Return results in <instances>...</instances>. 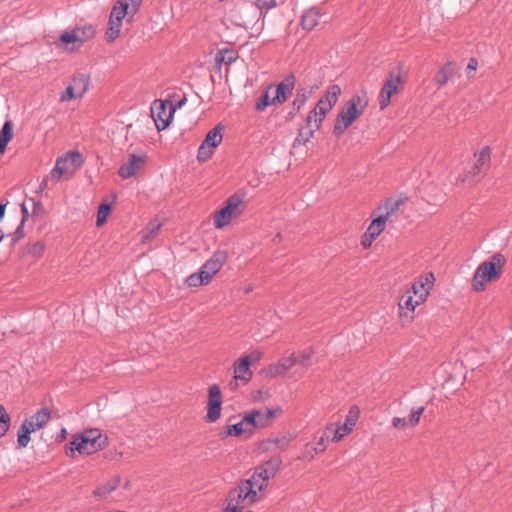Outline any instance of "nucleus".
I'll use <instances>...</instances> for the list:
<instances>
[{"mask_svg": "<svg viewBox=\"0 0 512 512\" xmlns=\"http://www.w3.org/2000/svg\"><path fill=\"white\" fill-rule=\"evenodd\" d=\"M283 414V409L280 406L270 407L265 409H253L247 411L242 416L245 424L251 430V435L254 434L256 429L267 428L272 425L274 419Z\"/></svg>", "mask_w": 512, "mask_h": 512, "instance_id": "9b49d317", "label": "nucleus"}, {"mask_svg": "<svg viewBox=\"0 0 512 512\" xmlns=\"http://www.w3.org/2000/svg\"><path fill=\"white\" fill-rule=\"evenodd\" d=\"M454 73L453 63L448 62L435 75V82L439 85H444L452 77Z\"/></svg>", "mask_w": 512, "mask_h": 512, "instance_id": "f704fd0d", "label": "nucleus"}, {"mask_svg": "<svg viewBox=\"0 0 512 512\" xmlns=\"http://www.w3.org/2000/svg\"><path fill=\"white\" fill-rule=\"evenodd\" d=\"M307 99H308V94H307L306 90L305 89L298 90L296 93L295 99L293 100V103H292L293 108L296 111H299L304 106Z\"/></svg>", "mask_w": 512, "mask_h": 512, "instance_id": "c03bdc74", "label": "nucleus"}, {"mask_svg": "<svg viewBox=\"0 0 512 512\" xmlns=\"http://www.w3.org/2000/svg\"><path fill=\"white\" fill-rule=\"evenodd\" d=\"M83 159L78 152H69L57 159L55 167L50 175L53 180L71 178L75 172L82 166Z\"/></svg>", "mask_w": 512, "mask_h": 512, "instance_id": "f8f14e48", "label": "nucleus"}, {"mask_svg": "<svg viewBox=\"0 0 512 512\" xmlns=\"http://www.w3.org/2000/svg\"><path fill=\"white\" fill-rule=\"evenodd\" d=\"M424 412V407H417L411 410L410 416L408 419L401 417H394L391 421L392 426L395 429L405 430L408 428H413L418 425L420 418Z\"/></svg>", "mask_w": 512, "mask_h": 512, "instance_id": "b1692460", "label": "nucleus"}, {"mask_svg": "<svg viewBox=\"0 0 512 512\" xmlns=\"http://www.w3.org/2000/svg\"><path fill=\"white\" fill-rule=\"evenodd\" d=\"M94 34H95V31H94L93 27L87 26V27H83V28H77L70 32L64 33L60 37V40L63 44H65L67 46L70 44L81 45L85 41L91 39L94 36Z\"/></svg>", "mask_w": 512, "mask_h": 512, "instance_id": "5701e85b", "label": "nucleus"}, {"mask_svg": "<svg viewBox=\"0 0 512 512\" xmlns=\"http://www.w3.org/2000/svg\"><path fill=\"white\" fill-rule=\"evenodd\" d=\"M433 273L419 276L400 297L397 307V316L402 326L410 325L415 319V309L426 302L434 287Z\"/></svg>", "mask_w": 512, "mask_h": 512, "instance_id": "f257e3e1", "label": "nucleus"}, {"mask_svg": "<svg viewBox=\"0 0 512 512\" xmlns=\"http://www.w3.org/2000/svg\"><path fill=\"white\" fill-rule=\"evenodd\" d=\"M373 217L374 218L368 226L366 232L376 239L385 230L386 221L376 215Z\"/></svg>", "mask_w": 512, "mask_h": 512, "instance_id": "c9c22d12", "label": "nucleus"}, {"mask_svg": "<svg viewBox=\"0 0 512 512\" xmlns=\"http://www.w3.org/2000/svg\"><path fill=\"white\" fill-rule=\"evenodd\" d=\"M237 58V53L234 50L223 49L219 50L215 56V61L218 65H229Z\"/></svg>", "mask_w": 512, "mask_h": 512, "instance_id": "e433bc0d", "label": "nucleus"}, {"mask_svg": "<svg viewBox=\"0 0 512 512\" xmlns=\"http://www.w3.org/2000/svg\"><path fill=\"white\" fill-rule=\"evenodd\" d=\"M44 250H45V244L41 241H37L31 245V247L29 249V253L36 257H40L43 254Z\"/></svg>", "mask_w": 512, "mask_h": 512, "instance_id": "603ef678", "label": "nucleus"}, {"mask_svg": "<svg viewBox=\"0 0 512 512\" xmlns=\"http://www.w3.org/2000/svg\"><path fill=\"white\" fill-rule=\"evenodd\" d=\"M478 68V61L475 58H471L467 65V73L475 72Z\"/></svg>", "mask_w": 512, "mask_h": 512, "instance_id": "5fc2aeb1", "label": "nucleus"}, {"mask_svg": "<svg viewBox=\"0 0 512 512\" xmlns=\"http://www.w3.org/2000/svg\"><path fill=\"white\" fill-rule=\"evenodd\" d=\"M11 426V417L3 405H0V439L4 437Z\"/></svg>", "mask_w": 512, "mask_h": 512, "instance_id": "ea45409f", "label": "nucleus"}, {"mask_svg": "<svg viewBox=\"0 0 512 512\" xmlns=\"http://www.w3.org/2000/svg\"><path fill=\"white\" fill-rule=\"evenodd\" d=\"M295 438V434L286 433L281 436L275 437V443L278 449H282L288 446L292 441H294Z\"/></svg>", "mask_w": 512, "mask_h": 512, "instance_id": "a18cd8bd", "label": "nucleus"}, {"mask_svg": "<svg viewBox=\"0 0 512 512\" xmlns=\"http://www.w3.org/2000/svg\"><path fill=\"white\" fill-rule=\"evenodd\" d=\"M120 480L114 478L101 484L93 491V495L97 498H107L112 492H114L119 486Z\"/></svg>", "mask_w": 512, "mask_h": 512, "instance_id": "2f4dec72", "label": "nucleus"}, {"mask_svg": "<svg viewBox=\"0 0 512 512\" xmlns=\"http://www.w3.org/2000/svg\"><path fill=\"white\" fill-rule=\"evenodd\" d=\"M317 129L313 126H305L301 129H299L298 135L295 139L294 144H305L308 142L313 136Z\"/></svg>", "mask_w": 512, "mask_h": 512, "instance_id": "a19ab883", "label": "nucleus"}, {"mask_svg": "<svg viewBox=\"0 0 512 512\" xmlns=\"http://www.w3.org/2000/svg\"><path fill=\"white\" fill-rule=\"evenodd\" d=\"M222 437H241V436H252L251 430L245 424L243 417L241 420L234 424H228L224 427L221 432Z\"/></svg>", "mask_w": 512, "mask_h": 512, "instance_id": "bb28decb", "label": "nucleus"}, {"mask_svg": "<svg viewBox=\"0 0 512 512\" xmlns=\"http://www.w3.org/2000/svg\"><path fill=\"white\" fill-rule=\"evenodd\" d=\"M80 98H82V97L80 95H78L76 90H74L71 87V85L69 84L67 86V88L65 89V91L61 93L59 100H60V102H69V101L80 99Z\"/></svg>", "mask_w": 512, "mask_h": 512, "instance_id": "49530a36", "label": "nucleus"}, {"mask_svg": "<svg viewBox=\"0 0 512 512\" xmlns=\"http://www.w3.org/2000/svg\"><path fill=\"white\" fill-rule=\"evenodd\" d=\"M271 389L269 387H260L250 394V399L254 403H263L271 398Z\"/></svg>", "mask_w": 512, "mask_h": 512, "instance_id": "4c0bfd02", "label": "nucleus"}, {"mask_svg": "<svg viewBox=\"0 0 512 512\" xmlns=\"http://www.w3.org/2000/svg\"><path fill=\"white\" fill-rule=\"evenodd\" d=\"M255 5L259 8L261 15L265 14L269 9L276 5V0H254Z\"/></svg>", "mask_w": 512, "mask_h": 512, "instance_id": "09e8293b", "label": "nucleus"}, {"mask_svg": "<svg viewBox=\"0 0 512 512\" xmlns=\"http://www.w3.org/2000/svg\"><path fill=\"white\" fill-rule=\"evenodd\" d=\"M263 356L264 353L261 350L255 349L247 354H243L241 357L244 360H247L250 365H252L253 363L259 362L263 358Z\"/></svg>", "mask_w": 512, "mask_h": 512, "instance_id": "de8ad7c7", "label": "nucleus"}, {"mask_svg": "<svg viewBox=\"0 0 512 512\" xmlns=\"http://www.w3.org/2000/svg\"><path fill=\"white\" fill-rule=\"evenodd\" d=\"M162 223L158 219L150 221L142 231L141 243L146 244L154 240L160 233Z\"/></svg>", "mask_w": 512, "mask_h": 512, "instance_id": "c85d7f7f", "label": "nucleus"}, {"mask_svg": "<svg viewBox=\"0 0 512 512\" xmlns=\"http://www.w3.org/2000/svg\"><path fill=\"white\" fill-rule=\"evenodd\" d=\"M295 365V361L291 355L280 358L277 362L270 363L261 369L260 375L265 379H275L284 377Z\"/></svg>", "mask_w": 512, "mask_h": 512, "instance_id": "6ab92c4d", "label": "nucleus"}, {"mask_svg": "<svg viewBox=\"0 0 512 512\" xmlns=\"http://www.w3.org/2000/svg\"><path fill=\"white\" fill-rule=\"evenodd\" d=\"M261 498L252 490L250 484L241 482L232 489L227 498V505L230 509L239 512H251L250 508Z\"/></svg>", "mask_w": 512, "mask_h": 512, "instance_id": "9d476101", "label": "nucleus"}, {"mask_svg": "<svg viewBox=\"0 0 512 512\" xmlns=\"http://www.w3.org/2000/svg\"><path fill=\"white\" fill-rule=\"evenodd\" d=\"M228 252L225 250H216L211 257L205 261L198 272L190 274L185 279V286L188 288H198L208 285L222 269L227 262Z\"/></svg>", "mask_w": 512, "mask_h": 512, "instance_id": "20e7f679", "label": "nucleus"}, {"mask_svg": "<svg viewBox=\"0 0 512 512\" xmlns=\"http://www.w3.org/2000/svg\"><path fill=\"white\" fill-rule=\"evenodd\" d=\"M245 211L243 196L233 194L229 196L223 206L214 212L213 225L217 230H223L229 227L234 220L239 218Z\"/></svg>", "mask_w": 512, "mask_h": 512, "instance_id": "39448f33", "label": "nucleus"}, {"mask_svg": "<svg viewBox=\"0 0 512 512\" xmlns=\"http://www.w3.org/2000/svg\"><path fill=\"white\" fill-rule=\"evenodd\" d=\"M280 465L281 460L279 458L266 461L255 469L251 478L242 482L250 484L252 490L256 492V495L262 498L263 491L268 486L269 479L276 475Z\"/></svg>", "mask_w": 512, "mask_h": 512, "instance_id": "1a4fd4ad", "label": "nucleus"}, {"mask_svg": "<svg viewBox=\"0 0 512 512\" xmlns=\"http://www.w3.org/2000/svg\"><path fill=\"white\" fill-rule=\"evenodd\" d=\"M223 140V126L218 124L206 134L203 142L198 148L197 160L204 163L214 154L215 149Z\"/></svg>", "mask_w": 512, "mask_h": 512, "instance_id": "ddd939ff", "label": "nucleus"}, {"mask_svg": "<svg viewBox=\"0 0 512 512\" xmlns=\"http://www.w3.org/2000/svg\"><path fill=\"white\" fill-rule=\"evenodd\" d=\"M224 512H239V511H234V510L230 509V508L228 507V505H227V506H226V509L224 510Z\"/></svg>", "mask_w": 512, "mask_h": 512, "instance_id": "13d9d810", "label": "nucleus"}, {"mask_svg": "<svg viewBox=\"0 0 512 512\" xmlns=\"http://www.w3.org/2000/svg\"><path fill=\"white\" fill-rule=\"evenodd\" d=\"M375 238L372 237L370 234H368L366 231L361 237V245L364 249H368L371 247L372 243L374 242Z\"/></svg>", "mask_w": 512, "mask_h": 512, "instance_id": "864d4df0", "label": "nucleus"}, {"mask_svg": "<svg viewBox=\"0 0 512 512\" xmlns=\"http://www.w3.org/2000/svg\"><path fill=\"white\" fill-rule=\"evenodd\" d=\"M142 2L143 0H118L113 7L116 9H124L122 13L133 18L140 10Z\"/></svg>", "mask_w": 512, "mask_h": 512, "instance_id": "cd10ccee", "label": "nucleus"}, {"mask_svg": "<svg viewBox=\"0 0 512 512\" xmlns=\"http://www.w3.org/2000/svg\"><path fill=\"white\" fill-rule=\"evenodd\" d=\"M321 13L317 9H309L302 16V27L305 30L314 29L320 21Z\"/></svg>", "mask_w": 512, "mask_h": 512, "instance_id": "7c9ffc66", "label": "nucleus"}, {"mask_svg": "<svg viewBox=\"0 0 512 512\" xmlns=\"http://www.w3.org/2000/svg\"><path fill=\"white\" fill-rule=\"evenodd\" d=\"M402 203L400 199L389 198L373 212L372 216L376 215L387 222L399 210Z\"/></svg>", "mask_w": 512, "mask_h": 512, "instance_id": "a878e982", "label": "nucleus"}, {"mask_svg": "<svg viewBox=\"0 0 512 512\" xmlns=\"http://www.w3.org/2000/svg\"><path fill=\"white\" fill-rule=\"evenodd\" d=\"M69 84L74 90H76L78 95L83 97L88 91L89 79L85 75H78L73 77Z\"/></svg>", "mask_w": 512, "mask_h": 512, "instance_id": "72a5a7b5", "label": "nucleus"}, {"mask_svg": "<svg viewBox=\"0 0 512 512\" xmlns=\"http://www.w3.org/2000/svg\"><path fill=\"white\" fill-rule=\"evenodd\" d=\"M272 88V97L276 104L285 102L294 88V78L290 77Z\"/></svg>", "mask_w": 512, "mask_h": 512, "instance_id": "393cba45", "label": "nucleus"}, {"mask_svg": "<svg viewBox=\"0 0 512 512\" xmlns=\"http://www.w3.org/2000/svg\"><path fill=\"white\" fill-rule=\"evenodd\" d=\"M314 352L312 349H305L298 353H292L291 358L295 361V365L298 364L302 367L308 368L312 365Z\"/></svg>", "mask_w": 512, "mask_h": 512, "instance_id": "473e14b6", "label": "nucleus"}, {"mask_svg": "<svg viewBox=\"0 0 512 512\" xmlns=\"http://www.w3.org/2000/svg\"><path fill=\"white\" fill-rule=\"evenodd\" d=\"M146 160L145 153L129 155L128 159L119 167L118 175L122 179L136 176L144 168Z\"/></svg>", "mask_w": 512, "mask_h": 512, "instance_id": "aec40b11", "label": "nucleus"}, {"mask_svg": "<svg viewBox=\"0 0 512 512\" xmlns=\"http://www.w3.org/2000/svg\"><path fill=\"white\" fill-rule=\"evenodd\" d=\"M474 164L470 171L462 178V182L471 184L474 180L490 166L491 150L489 147H483L474 155Z\"/></svg>", "mask_w": 512, "mask_h": 512, "instance_id": "f3484780", "label": "nucleus"}, {"mask_svg": "<svg viewBox=\"0 0 512 512\" xmlns=\"http://www.w3.org/2000/svg\"><path fill=\"white\" fill-rule=\"evenodd\" d=\"M340 94L341 88L338 85L330 86L326 93L319 99L316 107L308 114L306 119L307 126H313L319 129L326 115L337 103Z\"/></svg>", "mask_w": 512, "mask_h": 512, "instance_id": "0eeeda50", "label": "nucleus"}, {"mask_svg": "<svg viewBox=\"0 0 512 512\" xmlns=\"http://www.w3.org/2000/svg\"><path fill=\"white\" fill-rule=\"evenodd\" d=\"M121 9H116L112 7V10L109 14L107 27L105 31V41L108 44L114 43L121 35V31L123 28V20L126 15L122 13Z\"/></svg>", "mask_w": 512, "mask_h": 512, "instance_id": "a211bd4d", "label": "nucleus"}, {"mask_svg": "<svg viewBox=\"0 0 512 512\" xmlns=\"http://www.w3.org/2000/svg\"><path fill=\"white\" fill-rule=\"evenodd\" d=\"M270 105H275V102L272 97V88H268V90L263 94L258 102L256 103L255 108L257 110H264L266 107Z\"/></svg>", "mask_w": 512, "mask_h": 512, "instance_id": "37998d69", "label": "nucleus"}, {"mask_svg": "<svg viewBox=\"0 0 512 512\" xmlns=\"http://www.w3.org/2000/svg\"><path fill=\"white\" fill-rule=\"evenodd\" d=\"M21 212H22V221L24 222L27 219V217L29 216L28 209L24 204L21 206Z\"/></svg>", "mask_w": 512, "mask_h": 512, "instance_id": "6e6d98bb", "label": "nucleus"}, {"mask_svg": "<svg viewBox=\"0 0 512 512\" xmlns=\"http://www.w3.org/2000/svg\"><path fill=\"white\" fill-rule=\"evenodd\" d=\"M259 448L263 452H271V451H275L276 449H278L276 446V443H275V437L263 440L260 443Z\"/></svg>", "mask_w": 512, "mask_h": 512, "instance_id": "8fccbe9b", "label": "nucleus"}, {"mask_svg": "<svg viewBox=\"0 0 512 512\" xmlns=\"http://www.w3.org/2000/svg\"><path fill=\"white\" fill-rule=\"evenodd\" d=\"M14 125L12 121L8 120L4 123L0 130V156L5 152L8 143L12 140L14 135Z\"/></svg>", "mask_w": 512, "mask_h": 512, "instance_id": "c756f323", "label": "nucleus"}, {"mask_svg": "<svg viewBox=\"0 0 512 512\" xmlns=\"http://www.w3.org/2000/svg\"><path fill=\"white\" fill-rule=\"evenodd\" d=\"M50 418V411L46 408L40 409L35 414L26 418L17 432L18 448H26L31 441L30 435L44 428Z\"/></svg>", "mask_w": 512, "mask_h": 512, "instance_id": "6e6552de", "label": "nucleus"}, {"mask_svg": "<svg viewBox=\"0 0 512 512\" xmlns=\"http://www.w3.org/2000/svg\"><path fill=\"white\" fill-rule=\"evenodd\" d=\"M108 436L97 428L85 429L82 432L72 436L70 442V452L80 455H91L108 446Z\"/></svg>", "mask_w": 512, "mask_h": 512, "instance_id": "7ed1b4c3", "label": "nucleus"}, {"mask_svg": "<svg viewBox=\"0 0 512 512\" xmlns=\"http://www.w3.org/2000/svg\"><path fill=\"white\" fill-rule=\"evenodd\" d=\"M330 434H332L331 431H327V427H326L324 429V431L322 432V434L318 438L315 439V443L312 444L313 450L315 452H317L319 454V453H323L327 449Z\"/></svg>", "mask_w": 512, "mask_h": 512, "instance_id": "58836bf2", "label": "nucleus"}, {"mask_svg": "<svg viewBox=\"0 0 512 512\" xmlns=\"http://www.w3.org/2000/svg\"><path fill=\"white\" fill-rule=\"evenodd\" d=\"M317 454L318 453L313 450V445L308 443L305 445L301 458L306 461H311Z\"/></svg>", "mask_w": 512, "mask_h": 512, "instance_id": "3c124183", "label": "nucleus"}, {"mask_svg": "<svg viewBox=\"0 0 512 512\" xmlns=\"http://www.w3.org/2000/svg\"><path fill=\"white\" fill-rule=\"evenodd\" d=\"M65 434H66V430H65V429H63V430H62V432H61V436H62V437H65Z\"/></svg>", "mask_w": 512, "mask_h": 512, "instance_id": "052dcab7", "label": "nucleus"}, {"mask_svg": "<svg viewBox=\"0 0 512 512\" xmlns=\"http://www.w3.org/2000/svg\"><path fill=\"white\" fill-rule=\"evenodd\" d=\"M506 258L501 253L494 254L488 260L482 262L471 280V288L475 292L484 291L488 284L497 281L503 272Z\"/></svg>", "mask_w": 512, "mask_h": 512, "instance_id": "f03ea898", "label": "nucleus"}, {"mask_svg": "<svg viewBox=\"0 0 512 512\" xmlns=\"http://www.w3.org/2000/svg\"><path fill=\"white\" fill-rule=\"evenodd\" d=\"M232 369L236 385H246L251 381L253 371L247 360H244L242 357L237 358L232 364Z\"/></svg>", "mask_w": 512, "mask_h": 512, "instance_id": "4be33fe9", "label": "nucleus"}, {"mask_svg": "<svg viewBox=\"0 0 512 512\" xmlns=\"http://www.w3.org/2000/svg\"><path fill=\"white\" fill-rule=\"evenodd\" d=\"M3 237H4V234H3L2 230L0 229V242L2 241Z\"/></svg>", "mask_w": 512, "mask_h": 512, "instance_id": "bf43d9fd", "label": "nucleus"}, {"mask_svg": "<svg viewBox=\"0 0 512 512\" xmlns=\"http://www.w3.org/2000/svg\"><path fill=\"white\" fill-rule=\"evenodd\" d=\"M175 107L171 101L155 100L151 105V116L155 122L156 128L165 130L171 123Z\"/></svg>", "mask_w": 512, "mask_h": 512, "instance_id": "4468645a", "label": "nucleus"}, {"mask_svg": "<svg viewBox=\"0 0 512 512\" xmlns=\"http://www.w3.org/2000/svg\"><path fill=\"white\" fill-rule=\"evenodd\" d=\"M358 417V408L352 407L350 408L348 414L346 415L345 422L342 425H336L335 423L327 425V431H331L332 433L331 441L339 442L346 435L350 434L353 431L354 427L356 426Z\"/></svg>", "mask_w": 512, "mask_h": 512, "instance_id": "dca6fc26", "label": "nucleus"}, {"mask_svg": "<svg viewBox=\"0 0 512 512\" xmlns=\"http://www.w3.org/2000/svg\"><path fill=\"white\" fill-rule=\"evenodd\" d=\"M223 396L218 384L208 387L207 413L205 419L209 423H215L221 417Z\"/></svg>", "mask_w": 512, "mask_h": 512, "instance_id": "2eb2a0df", "label": "nucleus"}, {"mask_svg": "<svg viewBox=\"0 0 512 512\" xmlns=\"http://www.w3.org/2000/svg\"><path fill=\"white\" fill-rule=\"evenodd\" d=\"M111 210H112L111 205L108 203H102L98 207L97 219H96L97 227H101L106 223V221L111 213Z\"/></svg>", "mask_w": 512, "mask_h": 512, "instance_id": "79ce46f5", "label": "nucleus"}, {"mask_svg": "<svg viewBox=\"0 0 512 512\" xmlns=\"http://www.w3.org/2000/svg\"><path fill=\"white\" fill-rule=\"evenodd\" d=\"M367 100L360 95H354L345 107L339 112L335 125L334 134L340 136L344 131L364 112Z\"/></svg>", "mask_w": 512, "mask_h": 512, "instance_id": "423d86ee", "label": "nucleus"}, {"mask_svg": "<svg viewBox=\"0 0 512 512\" xmlns=\"http://www.w3.org/2000/svg\"><path fill=\"white\" fill-rule=\"evenodd\" d=\"M402 88V79L399 74H390L379 93V107L384 110L390 103L393 95L400 92Z\"/></svg>", "mask_w": 512, "mask_h": 512, "instance_id": "412c9836", "label": "nucleus"}, {"mask_svg": "<svg viewBox=\"0 0 512 512\" xmlns=\"http://www.w3.org/2000/svg\"><path fill=\"white\" fill-rule=\"evenodd\" d=\"M5 210H6V205L0 204V220L4 217Z\"/></svg>", "mask_w": 512, "mask_h": 512, "instance_id": "4d7b16f0", "label": "nucleus"}]
</instances>
